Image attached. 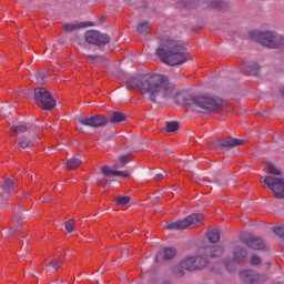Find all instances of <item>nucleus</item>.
Returning a JSON list of instances; mask_svg holds the SVG:
<instances>
[{
  "instance_id": "f257e3e1",
  "label": "nucleus",
  "mask_w": 284,
  "mask_h": 284,
  "mask_svg": "<svg viewBox=\"0 0 284 284\" xmlns=\"http://www.w3.org/2000/svg\"><path fill=\"white\" fill-rule=\"evenodd\" d=\"M129 88L138 90L142 97H146L152 103L172 99L176 87L170 82V78L156 73L139 74L126 81Z\"/></svg>"
},
{
  "instance_id": "f03ea898",
  "label": "nucleus",
  "mask_w": 284,
  "mask_h": 284,
  "mask_svg": "<svg viewBox=\"0 0 284 284\" xmlns=\"http://www.w3.org/2000/svg\"><path fill=\"white\" fill-rule=\"evenodd\" d=\"M156 57L165 65H182L187 61V51L181 40L172 36H164L160 40V47L155 50Z\"/></svg>"
},
{
  "instance_id": "7ed1b4c3",
  "label": "nucleus",
  "mask_w": 284,
  "mask_h": 284,
  "mask_svg": "<svg viewBox=\"0 0 284 284\" xmlns=\"http://www.w3.org/2000/svg\"><path fill=\"white\" fill-rule=\"evenodd\" d=\"M225 248L221 245H209L199 248L196 256L186 257L180 263L182 270H187V272H194L196 270H203L207 266V258H221Z\"/></svg>"
},
{
  "instance_id": "20e7f679",
  "label": "nucleus",
  "mask_w": 284,
  "mask_h": 284,
  "mask_svg": "<svg viewBox=\"0 0 284 284\" xmlns=\"http://www.w3.org/2000/svg\"><path fill=\"white\" fill-rule=\"evenodd\" d=\"M182 103L185 105L186 110H191L192 112H197L200 114L214 112L215 110L223 108V100L214 95H189L187 98H184Z\"/></svg>"
},
{
  "instance_id": "39448f33",
  "label": "nucleus",
  "mask_w": 284,
  "mask_h": 284,
  "mask_svg": "<svg viewBox=\"0 0 284 284\" xmlns=\"http://www.w3.org/2000/svg\"><path fill=\"white\" fill-rule=\"evenodd\" d=\"M126 119L128 115H125V113L115 111L109 119L103 115L83 116L79 120V123L87 128H103V125H108V123H123Z\"/></svg>"
},
{
  "instance_id": "423d86ee",
  "label": "nucleus",
  "mask_w": 284,
  "mask_h": 284,
  "mask_svg": "<svg viewBox=\"0 0 284 284\" xmlns=\"http://www.w3.org/2000/svg\"><path fill=\"white\" fill-rule=\"evenodd\" d=\"M251 39L265 45V48H281L284 43V37L272 31H253L251 32Z\"/></svg>"
},
{
  "instance_id": "0eeeda50",
  "label": "nucleus",
  "mask_w": 284,
  "mask_h": 284,
  "mask_svg": "<svg viewBox=\"0 0 284 284\" xmlns=\"http://www.w3.org/2000/svg\"><path fill=\"white\" fill-rule=\"evenodd\" d=\"M203 221H205V215L193 213L183 220L172 222V223L166 222L164 225V229L165 230H192L194 227H199V225H201Z\"/></svg>"
},
{
  "instance_id": "6e6552de",
  "label": "nucleus",
  "mask_w": 284,
  "mask_h": 284,
  "mask_svg": "<svg viewBox=\"0 0 284 284\" xmlns=\"http://www.w3.org/2000/svg\"><path fill=\"white\" fill-rule=\"evenodd\" d=\"M34 101L42 110H53L57 106V100L52 97V93L45 88L34 89Z\"/></svg>"
},
{
  "instance_id": "1a4fd4ad",
  "label": "nucleus",
  "mask_w": 284,
  "mask_h": 284,
  "mask_svg": "<svg viewBox=\"0 0 284 284\" xmlns=\"http://www.w3.org/2000/svg\"><path fill=\"white\" fill-rule=\"evenodd\" d=\"M264 183L273 192L275 199H284V179L281 176L266 175Z\"/></svg>"
},
{
  "instance_id": "9d476101",
  "label": "nucleus",
  "mask_w": 284,
  "mask_h": 284,
  "mask_svg": "<svg viewBox=\"0 0 284 284\" xmlns=\"http://www.w3.org/2000/svg\"><path fill=\"white\" fill-rule=\"evenodd\" d=\"M84 39L87 43H91L92 45L101 47L110 43V36L94 30L87 31L84 33Z\"/></svg>"
},
{
  "instance_id": "9b49d317",
  "label": "nucleus",
  "mask_w": 284,
  "mask_h": 284,
  "mask_svg": "<svg viewBox=\"0 0 284 284\" xmlns=\"http://www.w3.org/2000/svg\"><path fill=\"white\" fill-rule=\"evenodd\" d=\"M14 192V180L7 178L4 181L0 182V203L6 205L8 199H10V193Z\"/></svg>"
},
{
  "instance_id": "f8f14e48",
  "label": "nucleus",
  "mask_w": 284,
  "mask_h": 284,
  "mask_svg": "<svg viewBox=\"0 0 284 284\" xmlns=\"http://www.w3.org/2000/svg\"><path fill=\"white\" fill-rule=\"evenodd\" d=\"M242 241L247 245V247H251L252 250H265V241L258 236H254L250 233H245L242 235Z\"/></svg>"
},
{
  "instance_id": "ddd939ff",
  "label": "nucleus",
  "mask_w": 284,
  "mask_h": 284,
  "mask_svg": "<svg viewBox=\"0 0 284 284\" xmlns=\"http://www.w3.org/2000/svg\"><path fill=\"white\" fill-rule=\"evenodd\" d=\"M236 145H243V140L236 138H227L226 140H216L211 144L213 150L236 148Z\"/></svg>"
},
{
  "instance_id": "4468645a",
  "label": "nucleus",
  "mask_w": 284,
  "mask_h": 284,
  "mask_svg": "<svg viewBox=\"0 0 284 284\" xmlns=\"http://www.w3.org/2000/svg\"><path fill=\"white\" fill-rule=\"evenodd\" d=\"M101 172L104 179H112V176H121L122 179H130V172L119 171L109 166H102Z\"/></svg>"
},
{
  "instance_id": "2eb2a0df",
  "label": "nucleus",
  "mask_w": 284,
  "mask_h": 284,
  "mask_svg": "<svg viewBox=\"0 0 284 284\" xmlns=\"http://www.w3.org/2000/svg\"><path fill=\"white\" fill-rule=\"evenodd\" d=\"M240 278L244 283H260L258 274L252 270L241 271Z\"/></svg>"
},
{
  "instance_id": "dca6fc26",
  "label": "nucleus",
  "mask_w": 284,
  "mask_h": 284,
  "mask_svg": "<svg viewBox=\"0 0 284 284\" xmlns=\"http://www.w3.org/2000/svg\"><path fill=\"white\" fill-rule=\"evenodd\" d=\"M21 212H23V209L19 207L18 213L13 220V225L8 231L9 235H11L13 232H21L22 226L19 223H21L22 221H26V217L21 216Z\"/></svg>"
},
{
  "instance_id": "f3484780",
  "label": "nucleus",
  "mask_w": 284,
  "mask_h": 284,
  "mask_svg": "<svg viewBox=\"0 0 284 284\" xmlns=\"http://www.w3.org/2000/svg\"><path fill=\"white\" fill-rule=\"evenodd\" d=\"M34 143H37V138L28 139L26 136L18 138V148L19 150H28V148H34Z\"/></svg>"
},
{
  "instance_id": "a211bd4d",
  "label": "nucleus",
  "mask_w": 284,
  "mask_h": 284,
  "mask_svg": "<svg viewBox=\"0 0 284 284\" xmlns=\"http://www.w3.org/2000/svg\"><path fill=\"white\" fill-rule=\"evenodd\" d=\"M63 265L61 260H52L47 264V274H55V272Z\"/></svg>"
},
{
  "instance_id": "6ab92c4d",
  "label": "nucleus",
  "mask_w": 284,
  "mask_h": 284,
  "mask_svg": "<svg viewBox=\"0 0 284 284\" xmlns=\"http://www.w3.org/2000/svg\"><path fill=\"white\" fill-rule=\"evenodd\" d=\"M94 26L92 22H87L83 24H74V23H67L63 26L64 32H74V30H79V28H88Z\"/></svg>"
},
{
  "instance_id": "aec40b11",
  "label": "nucleus",
  "mask_w": 284,
  "mask_h": 284,
  "mask_svg": "<svg viewBox=\"0 0 284 284\" xmlns=\"http://www.w3.org/2000/svg\"><path fill=\"white\" fill-rule=\"evenodd\" d=\"M234 261H241V258H245L247 256V251L245 248L236 246L233 251Z\"/></svg>"
},
{
  "instance_id": "412c9836",
  "label": "nucleus",
  "mask_w": 284,
  "mask_h": 284,
  "mask_svg": "<svg viewBox=\"0 0 284 284\" xmlns=\"http://www.w3.org/2000/svg\"><path fill=\"white\" fill-rule=\"evenodd\" d=\"M81 163H83L82 159L71 158L67 161V168H68V170H77V168H79V165H81Z\"/></svg>"
},
{
  "instance_id": "4be33fe9",
  "label": "nucleus",
  "mask_w": 284,
  "mask_h": 284,
  "mask_svg": "<svg viewBox=\"0 0 284 284\" xmlns=\"http://www.w3.org/2000/svg\"><path fill=\"white\" fill-rule=\"evenodd\" d=\"M152 24H150L149 21H142L138 24L136 27V32L139 34H148L150 28H151Z\"/></svg>"
},
{
  "instance_id": "5701e85b",
  "label": "nucleus",
  "mask_w": 284,
  "mask_h": 284,
  "mask_svg": "<svg viewBox=\"0 0 284 284\" xmlns=\"http://www.w3.org/2000/svg\"><path fill=\"white\" fill-rule=\"evenodd\" d=\"M207 239L210 243H219L221 241V233L219 230H212L207 233Z\"/></svg>"
},
{
  "instance_id": "b1692460",
  "label": "nucleus",
  "mask_w": 284,
  "mask_h": 284,
  "mask_svg": "<svg viewBox=\"0 0 284 284\" xmlns=\"http://www.w3.org/2000/svg\"><path fill=\"white\" fill-rule=\"evenodd\" d=\"M12 132H14L16 136H18V139H21V134H26V132H28V126L20 124L17 126L11 128Z\"/></svg>"
},
{
  "instance_id": "393cba45",
  "label": "nucleus",
  "mask_w": 284,
  "mask_h": 284,
  "mask_svg": "<svg viewBox=\"0 0 284 284\" xmlns=\"http://www.w3.org/2000/svg\"><path fill=\"white\" fill-rule=\"evenodd\" d=\"M164 260L170 261L176 256V248L175 247H166L164 248Z\"/></svg>"
},
{
  "instance_id": "a878e982",
  "label": "nucleus",
  "mask_w": 284,
  "mask_h": 284,
  "mask_svg": "<svg viewBox=\"0 0 284 284\" xmlns=\"http://www.w3.org/2000/svg\"><path fill=\"white\" fill-rule=\"evenodd\" d=\"M48 77H50V74H48V71H40L36 73V80L39 83H45V81H48Z\"/></svg>"
},
{
  "instance_id": "bb28decb",
  "label": "nucleus",
  "mask_w": 284,
  "mask_h": 284,
  "mask_svg": "<svg viewBox=\"0 0 284 284\" xmlns=\"http://www.w3.org/2000/svg\"><path fill=\"white\" fill-rule=\"evenodd\" d=\"M246 69L248 70V72H252V74H258V70L261 69V67H258V63L256 62H251L248 63Z\"/></svg>"
},
{
  "instance_id": "cd10ccee",
  "label": "nucleus",
  "mask_w": 284,
  "mask_h": 284,
  "mask_svg": "<svg viewBox=\"0 0 284 284\" xmlns=\"http://www.w3.org/2000/svg\"><path fill=\"white\" fill-rule=\"evenodd\" d=\"M266 168L271 174H274V176H281V170L274 166V164L266 163Z\"/></svg>"
},
{
  "instance_id": "c85d7f7f",
  "label": "nucleus",
  "mask_w": 284,
  "mask_h": 284,
  "mask_svg": "<svg viewBox=\"0 0 284 284\" xmlns=\"http://www.w3.org/2000/svg\"><path fill=\"white\" fill-rule=\"evenodd\" d=\"M130 201H132V197L125 195V196H120L115 200V203L118 205H128V203H130Z\"/></svg>"
},
{
  "instance_id": "c756f323",
  "label": "nucleus",
  "mask_w": 284,
  "mask_h": 284,
  "mask_svg": "<svg viewBox=\"0 0 284 284\" xmlns=\"http://www.w3.org/2000/svg\"><path fill=\"white\" fill-rule=\"evenodd\" d=\"M179 130V122H168L166 132H176Z\"/></svg>"
},
{
  "instance_id": "7c9ffc66",
  "label": "nucleus",
  "mask_w": 284,
  "mask_h": 284,
  "mask_svg": "<svg viewBox=\"0 0 284 284\" xmlns=\"http://www.w3.org/2000/svg\"><path fill=\"white\" fill-rule=\"evenodd\" d=\"M12 110L13 109L10 105H6L1 108L0 113L2 114V116L8 118L10 116V114H12Z\"/></svg>"
},
{
  "instance_id": "2f4dec72",
  "label": "nucleus",
  "mask_w": 284,
  "mask_h": 284,
  "mask_svg": "<svg viewBox=\"0 0 284 284\" xmlns=\"http://www.w3.org/2000/svg\"><path fill=\"white\" fill-rule=\"evenodd\" d=\"M89 59L93 65H100L101 61H103V57L101 55H89Z\"/></svg>"
},
{
  "instance_id": "473e14b6",
  "label": "nucleus",
  "mask_w": 284,
  "mask_h": 284,
  "mask_svg": "<svg viewBox=\"0 0 284 284\" xmlns=\"http://www.w3.org/2000/svg\"><path fill=\"white\" fill-rule=\"evenodd\" d=\"M225 6V2L223 0H214L211 2V8H215L217 10H221Z\"/></svg>"
},
{
  "instance_id": "72a5a7b5",
  "label": "nucleus",
  "mask_w": 284,
  "mask_h": 284,
  "mask_svg": "<svg viewBox=\"0 0 284 284\" xmlns=\"http://www.w3.org/2000/svg\"><path fill=\"white\" fill-rule=\"evenodd\" d=\"M67 232H74V220H69L65 222Z\"/></svg>"
},
{
  "instance_id": "f704fd0d",
  "label": "nucleus",
  "mask_w": 284,
  "mask_h": 284,
  "mask_svg": "<svg viewBox=\"0 0 284 284\" xmlns=\"http://www.w3.org/2000/svg\"><path fill=\"white\" fill-rule=\"evenodd\" d=\"M250 263L251 265H261V257L258 255H252Z\"/></svg>"
},
{
  "instance_id": "c9c22d12",
  "label": "nucleus",
  "mask_w": 284,
  "mask_h": 284,
  "mask_svg": "<svg viewBox=\"0 0 284 284\" xmlns=\"http://www.w3.org/2000/svg\"><path fill=\"white\" fill-rule=\"evenodd\" d=\"M128 159L129 156L128 155H122L119 161L122 163V165H128Z\"/></svg>"
},
{
  "instance_id": "e433bc0d",
  "label": "nucleus",
  "mask_w": 284,
  "mask_h": 284,
  "mask_svg": "<svg viewBox=\"0 0 284 284\" xmlns=\"http://www.w3.org/2000/svg\"><path fill=\"white\" fill-rule=\"evenodd\" d=\"M121 168H125V164L121 163V160H119V162L114 164L113 170H119Z\"/></svg>"
},
{
  "instance_id": "4c0bfd02",
  "label": "nucleus",
  "mask_w": 284,
  "mask_h": 284,
  "mask_svg": "<svg viewBox=\"0 0 284 284\" xmlns=\"http://www.w3.org/2000/svg\"><path fill=\"white\" fill-rule=\"evenodd\" d=\"M174 274H175V276H179V277H181V276H183V270H181V268H175L174 270Z\"/></svg>"
},
{
  "instance_id": "58836bf2",
  "label": "nucleus",
  "mask_w": 284,
  "mask_h": 284,
  "mask_svg": "<svg viewBox=\"0 0 284 284\" xmlns=\"http://www.w3.org/2000/svg\"><path fill=\"white\" fill-rule=\"evenodd\" d=\"M164 178L162 173H158L153 176L154 181H161Z\"/></svg>"
},
{
  "instance_id": "ea45409f",
  "label": "nucleus",
  "mask_w": 284,
  "mask_h": 284,
  "mask_svg": "<svg viewBox=\"0 0 284 284\" xmlns=\"http://www.w3.org/2000/svg\"><path fill=\"white\" fill-rule=\"evenodd\" d=\"M225 268H226L229 272H234V267L231 266L230 264H226V265H225Z\"/></svg>"
},
{
  "instance_id": "a19ab883",
  "label": "nucleus",
  "mask_w": 284,
  "mask_h": 284,
  "mask_svg": "<svg viewBox=\"0 0 284 284\" xmlns=\"http://www.w3.org/2000/svg\"><path fill=\"white\" fill-rule=\"evenodd\" d=\"M123 254H124V255L128 254V251L124 250V251H123Z\"/></svg>"
},
{
  "instance_id": "79ce46f5",
  "label": "nucleus",
  "mask_w": 284,
  "mask_h": 284,
  "mask_svg": "<svg viewBox=\"0 0 284 284\" xmlns=\"http://www.w3.org/2000/svg\"><path fill=\"white\" fill-rule=\"evenodd\" d=\"M30 92V90H27V93H29Z\"/></svg>"
}]
</instances>
